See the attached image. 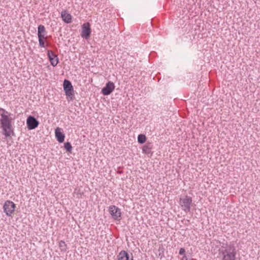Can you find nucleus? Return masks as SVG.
Masks as SVG:
<instances>
[{
    "label": "nucleus",
    "mask_w": 260,
    "mask_h": 260,
    "mask_svg": "<svg viewBox=\"0 0 260 260\" xmlns=\"http://www.w3.org/2000/svg\"><path fill=\"white\" fill-rule=\"evenodd\" d=\"M11 113L5 109L0 108V123L3 129V134L6 137L13 136L14 129L12 124V118L10 117Z\"/></svg>",
    "instance_id": "1"
},
{
    "label": "nucleus",
    "mask_w": 260,
    "mask_h": 260,
    "mask_svg": "<svg viewBox=\"0 0 260 260\" xmlns=\"http://www.w3.org/2000/svg\"><path fill=\"white\" fill-rule=\"evenodd\" d=\"M221 260H236V250L233 244L223 243L218 250Z\"/></svg>",
    "instance_id": "2"
},
{
    "label": "nucleus",
    "mask_w": 260,
    "mask_h": 260,
    "mask_svg": "<svg viewBox=\"0 0 260 260\" xmlns=\"http://www.w3.org/2000/svg\"><path fill=\"white\" fill-rule=\"evenodd\" d=\"M192 203V198L187 196L180 198L179 201V204L181 206L182 209L186 213L190 212Z\"/></svg>",
    "instance_id": "3"
},
{
    "label": "nucleus",
    "mask_w": 260,
    "mask_h": 260,
    "mask_svg": "<svg viewBox=\"0 0 260 260\" xmlns=\"http://www.w3.org/2000/svg\"><path fill=\"white\" fill-rule=\"evenodd\" d=\"M63 85V89L68 99H69L70 101L73 100L74 91L71 82L69 80H64Z\"/></svg>",
    "instance_id": "4"
},
{
    "label": "nucleus",
    "mask_w": 260,
    "mask_h": 260,
    "mask_svg": "<svg viewBox=\"0 0 260 260\" xmlns=\"http://www.w3.org/2000/svg\"><path fill=\"white\" fill-rule=\"evenodd\" d=\"M16 208L15 204L11 201H6L3 206L4 212L8 216H11Z\"/></svg>",
    "instance_id": "5"
},
{
    "label": "nucleus",
    "mask_w": 260,
    "mask_h": 260,
    "mask_svg": "<svg viewBox=\"0 0 260 260\" xmlns=\"http://www.w3.org/2000/svg\"><path fill=\"white\" fill-rule=\"evenodd\" d=\"M109 213L112 217L115 220L120 221L121 219V210L114 205L109 207Z\"/></svg>",
    "instance_id": "6"
},
{
    "label": "nucleus",
    "mask_w": 260,
    "mask_h": 260,
    "mask_svg": "<svg viewBox=\"0 0 260 260\" xmlns=\"http://www.w3.org/2000/svg\"><path fill=\"white\" fill-rule=\"evenodd\" d=\"M91 34V28L89 23L87 22L84 23L82 25V32H81V37L83 38H85V39H87L89 38Z\"/></svg>",
    "instance_id": "7"
},
{
    "label": "nucleus",
    "mask_w": 260,
    "mask_h": 260,
    "mask_svg": "<svg viewBox=\"0 0 260 260\" xmlns=\"http://www.w3.org/2000/svg\"><path fill=\"white\" fill-rule=\"evenodd\" d=\"M26 124L28 129L31 130L37 127L39 123L34 116H29L27 118Z\"/></svg>",
    "instance_id": "8"
},
{
    "label": "nucleus",
    "mask_w": 260,
    "mask_h": 260,
    "mask_svg": "<svg viewBox=\"0 0 260 260\" xmlns=\"http://www.w3.org/2000/svg\"><path fill=\"white\" fill-rule=\"evenodd\" d=\"M115 88L114 84L111 81L107 82L105 86L102 89V93L104 95L110 94Z\"/></svg>",
    "instance_id": "9"
},
{
    "label": "nucleus",
    "mask_w": 260,
    "mask_h": 260,
    "mask_svg": "<svg viewBox=\"0 0 260 260\" xmlns=\"http://www.w3.org/2000/svg\"><path fill=\"white\" fill-rule=\"evenodd\" d=\"M47 55L51 64L53 67L56 66L58 63V58L57 55L50 50H48L47 51Z\"/></svg>",
    "instance_id": "10"
},
{
    "label": "nucleus",
    "mask_w": 260,
    "mask_h": 260,
    "mask_svg": "<svg viewBox=\"0 0 260 260\" xmlns=\"http://www.w3.org/2000/svg\"><path fill=\"white\" fill-rule=\"evenodd\" d=\"M55 137L59 143H62L64 140V135L61 132V128L57 127L55 130Z\"/></svg>",
    "instance_id": "11"
},
{
    "label": "nucleus",
    "mask_w": 260,
    "mask_h": 260,
    "mask_svg": "<svg viewBox=\"0 0 260 260\" xmlns=\"http://www.w3.org/2000/svg\"><path fill=\"white\" fill-rule=\"evenodd\" d=\"M47 32L44 25L40 24L38 27V38H43L47 39L46 35Z\"/></svg>",
    "instance_id": "12"
},
{
    "label": "nucleus",
    "mask_w": 260,
    "mask_h": 260,
    "mask_svg": "<svg viewBox=\"0 0 260 260\" xmlns=\"http://www.w3.org/2000/svg\"><path fill=\"white\" fill-rule=\"evenodd\" d=\"M61 17L64 22L67 23H70L71 22L72 16L70 14L67 13L66 11L61 12Z\"/></svg>",
    "instance_id": "13"
},
{
    "label": "nucleus",
    "mask_w": 260,
    "mask_h": 260,
    "mask_svg": "<svg viewBox=\"0 0 260 260\" xmlns=\"http://www.w3.org/2000/svg\"><path fill=\"white\" fill-rule=\"evenodd\" d=\"M118 260H130L129 256L128 253L124 251H121L118 255ZM131 260H133V257L132 256Z\"/></svg>",
    "instance_id": "14"
},
{
    "label": "nucleus",
    "mask_w": 260,
    "mask_h": 260,
    "mask_svg": "<svg viewBox=\"0 0 260 260\" xmlns=\"http://www.w3.org/2000/svg\"><path fill=\"white\" fill-rule=\"evenodd\" d=\"M152 148V144L151 143H147L142 148V151L146 154L151 153V150Z\"/></svg>",
    "instance_id": "15"
},
{
    "label": "nucleus",
    "mask_w": 260,
    "mask_h": 260,
    "mask_svg": "<svg viewBox=\"0 0 260 260\" xmlns=\"http://www.w3.org/2000/svg\"><path fill=\"white\" fill-rule=\"evenodd\" d=\"M59 247L60 248L61 252H66L67 250V245L65 242L63 240H61L59 242Z\"/></svg>",
    "instance_id": "16"
},
{
    "label": "nucleus",
    "mask_w": 260,
    "mask_h": 260,
    "mask_svg": "<svg viewBox=\"0 0 260 260\" xmlns=\"http://www.w3.org/2000/svg\"><path fill=\"white\" fill-rule=\"evenodd\" d=\"M146 140V136L143 134H140L138 137V142L140 144H143Z\"/></svg>",
    "instance_id": "17"
},
{
    "label": "nucleus",
    "mask_w": 260,
    "mask_h": 260,
    "mask_svg": "<svg viewBox=\"0 0 260 260\" xmlns=\"http://www.w3.org/2000/svg\"><path fill=\"white\" fill-rule=\"evenodd\" d=\"M64 147L65 149L67 150V151L71 152L72 150V146L70 143H69L68 142H66L64 144Z\"/></svg>",
    "instance_id": "18"
},
{
    "label": "nucleus",
    "mask_w": 260,
    "mask_h": 260,
    "mask_svg": "<svg viewBox=\"0 0 260 260\" xmlns=\"http://www.w3.org/2000/svg\"><path fill=\"white\" fill-rule=\"evenodd\" d=\"M46 39L43 38H38L39 45L41 47H45V41L44 40H46Z\"/></svg>",
    "instance_id": "19"
},
{
    "label": "nucleus",
    "mask_w": 260,
    "mask_h": 260,
    "mask_svg": "<svg viewBox=\"0 0 260 260\" xmlns=\"http://www.w3.org/2000/svg\"><path fill=\"white\" fill-rule=\"evenodd\" d=\"M179 254L180 255H183V256L186 255L185 249L184 248H181L179 250Z\"/></svg>",
    "instance_id": "20"
},
{
    "label": "nucleus",
    "mask_w": 260,
    "mask_h": 260,
    "mask_svg": "<svg viewBox=\"0 0 260 260\" xmlns=\"http://www.w3.org/2000/svg\"><path fill=\"white\" fill-rule=\"evenodd\" d=\"M181 260H188V258L186 255H183Z\"/></svg>",
    "instance_id": "21"
}]
</instances>
